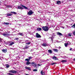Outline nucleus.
Returning <instances> with one entry per match:
<instances>
[{"instance_id":"nucleus-24","label":"nucleus","mask_w":75,"mask_h":75,"mask_svg":"<svg viewBox=\"0 0 75 75\" xmlns=\"http://www.w3.org/2000/svg\"><path fill=\"white\" fill-rule=\"evenodd\" d=\"M41 74L42 75H44L45 74V73L44 72L43 73V72L42 71V70L41 72Z\"/></svg>"},{"instance_id":"nucleus-22","label":"nucleus","mask_w":75,"mask_h":75,"mask_svg":"<svg viewBox=\"0 0 75 75\" xmlns=\"http://www.w3.org/2000/svg\"><path fill=\"white\" fill-rule=\"evenodd\" d=\"M22 7H23L24 8H25V9H28V8L27 7H26V6H24V5H22Z\"/></svg>"},{"instance_id":"nucleus-39","label":"nucleus","mask_w":75,"mask_h":75,"mask_svg":"<svg viewBox=\"0 0 75 75\" xmlns=\"http://www.w3.org/2000/svg\"><path fill=\"white\" fill-rule=\"evenodd\" d=\"M26 43H27V42H28V40H26L25 41Z\"/></svg>"},{"instance_id":"nucleus-32","label":"nucleus","mask_w":75,"mask_h":75,"mask_svg":"<svg viewBox=\"0 0 75 75\" xmlns=\"http://www.w3.org/2000/svg\"><path fill=\"white\" fill-rule=\"evenodd\" d=\"M38 70L37 69H34L33 70V71H34V72H37Z\"/></svg>"},{"instance_id":"nucleus-3","label":"nucleus","mask_w":75,"mask_h":75,"mask_svg":"<svg viewBox=\"0 0 75 75\" xmlns=\"http://www.w3.org/2000/svg\"><path fill=\"white\" fill-rule=\"evenodd\" d=\"M9 72L13 73V74H16V73L17 72V71L14 70H10L9 71Z\"/></svg>"},{"instance_id":"nucleus-13","label":"nucleus","mask_w":75,"mask_h":75,"mask_svg":"<svg viewBox=\"0 0 75 75\" xmlns=\"http://www.w3.org/2000/svg\"><path fill=\"white\" fill-rule=\"evenodd\" d=\"M42 45L44 47H46V46H47V44L46 43H43L42 44Z\"/></svg>"},{"instance_id":"nucleus-17","label":"nucleus","mask_w":75,"mask_h":75,"mask_svg":"<svg viewBox=\"0 0 75 75\" xmlns=\"http://www.w3.org/2000/svg\"><path fill=\"white\" fill-rule=\"evenodd\" d=\"M18 9H23V8L21 7L20 6H18Z\"/></svg>"},{"instance_id":"nucleus-25","label":"nucleus","mask_w":75,"mask_h":75,"mask_svg":"<svg viewBox=\"0 0 75 75\" xmlns=\"http://www.w3.org/2000/svg\"><path fill=\"white\" fill-rule=\"evenodd\" d=\"M67 62V60H63L62 61V63H64V62Z\"/></svg>"},{"instance_id":"nucleus-16","label":"nucleus","mask_w":75,"mask_h":75,"mask_svg":"<svg viewBox=\"0 0 75 75\" xmlns=\"http://www.w3.org/2000/svg\"><path fill=\"white\" fill-rule=\"evenodd\" d=\"M48 52L49 53H50V54H52V52L51 50H48Z\"/></svg>"},{"instance_id":"nucleus-48","label":"nucleus","mask_w":75,"mask_h":75,"mask_svg":"<svg viewBox=\"0 0 75 75\" xmlns=\"http://www.w3.org/2000/svg\"><path fill=\"white\" fill-rule=\"evenodd\" d=\"M42 62H45V61H42Z\"/></svg>"},{"instance_id":"nucleus-36","label":"nucleus","mask_w":75,"mask_h":75,"mask_svg":"<svg viewBox=\"0 0 75 75\" xmlns=\"http://www.w3.org/2000/svg\"><path fill=\"white\" fill-rule=\"evenodd\" d=\"M52 35H53V36H55V34L54 33H52Z\"/></svg>"},{"instance_id":"nucleus-42","label":"nucleus","mask_w":75,"mask_h":75,"mask_svg":"<svg viewBox=\"0 0 75 75\" xmlns=\"http://www.w3.org/2000/svg\"><path fill=\"white\" fill-rule=\"evenodd\" d=\"M72 48H71L70 49V51H73V50H72Z\"/></svg>"},{"instance_id":"nucleus-30","label":"nucleus","mask_w":75,"mask_h":75,"mask_svg":"<svg viewBox=\"0 0 75 75\" xmlns=\"http://www.w3.org/2000/svg\"><path fill=\"white\" fill-rule=\"evenodd\" d=\"M6 66L7 68H9L10 67V66L8 64H6Z\"/></svg>"},{"instance_id":"nucleus-10","label":"nucleus","mask_w":75,"mask_h":75,"mask_svg":"<svg viewBox=\"0 0 75 75\" xmlns=\"http://www.w3.org/2000/svg\"><path fill=\"white\" fill-rule=\"evenodd\" d=\"M2 51L3 52H4V53H6V52L7 51V49H5L3 50Z\"/></svg>"},{"instance_id":"nucleus-54","label":"nucleus","mask_w":75,"mask_h":75,"mask_svg":"<svg viewBox=\"0 0 75 75\" xmlns=\"http://www.w3.org/2000/svg\"><path fill=\"white\" fill-rule=\"evenodd\" d=\"M38 66H40V64H38Z\"/></svg>"},{"instance_id":"nucleus-47","label":"nucleus","mask_w":75,"mask_h":75,"mask_svg":"<svg viewBox=\"0 0 75 75\" xmlns=\"http://www.w3.org/2000/svg\"><path fill=\"white\" fill-rule=\"evenodd\" d=\"M1 58H3V57H0V59H1Z\"/></svg>"},{"instance_id":"nucleus-28","label":"nucleus","mask_w":75,"mask_h":75,"mask_svg":"<svg viewBox=\"0 0 75 75\" xmlns=\"http://www.w3.org/2000/svg\"><path fill=\"white\" fill-rule=\"evenodd\" d=\"M68 43H64V45H65V47H67V45H68Z\"/></svg>"},{"instance_id":"nucleus-8","label":"nucleus","mask_w":75,"mask_h":75,"mask_svg":"<svg viewBox=\"0 0 75 75\" xmlns=\"http://www.w3.org/2000/svg\"><path fill=\"white\" fill-rule=\"evenodd\" d=\"M52 59H54V60H58V58L55 56L53 57L52 58Z\"/></svg>"},{"instance_id":"nucleus-52","label":"nucleus","mask_w":75,"mask_h":75,"mask_svg":"<svg viewBox=\"0 0 75 75\" xmlns=\"http://www.w3.org/2000/svg\"><path fill=\"white\" fill-rule=\"evenodd\" d=\"M70 11H73V10H71Z\"/></svg>"},{"instance_id":"nucleus-46","label":"nucleus","mask_w":75,"mask_h":75,"mask_svg":"<svg viewBox=\"0 0 75 75\" xmlns=\"http://www.w3.org/2000/svg\"><path fill=\"white\" fill-rule=\"evenodd\" d=\"M7 7H10V6H9V5H8L7 6Z\"/></svg>"},{"instance_id":"nucleus-33","label":"nucleus","mask_w":75,"mask_h":75,"mask_svg":"<svg viewBox=\"0 0 75 75\" xmlns=\"http://www.w3.org/2000/svg\"><path fill=\"white\" fill-rule=\"evenodd\" d=\"M32 58H33L32 57H30L29 58V60H30V59H32Z\"/></svg>"},{"instance_id":"nucleus-6","label":"nucleus","mask_w":75,"mask_h":75,"mask_svg":"<svg viewBox=\"0 0 75 75\" xmlns=\"http://www.w3.org/2000/svg\"><path fill=\"white\" fill-rule=\"evenodd\" d=\"M36 38H41V35L38 34V33H37L36 35Z\"/></svg>"},{"instance_id":"nucleus-45","label":"nucleus","mask_w":75,"mask_h":75,"mask_svg":"<svg viewBox=\"0 0 75 75\" xmlns=\"http://www.w3.org/2000/svg\"><path fill=\"white\" fill-rule=\"evenodd\" d=\"M28 59H25V61H28Z\"/></svg>"},{"instance_id":"nucleus-44","label":"nucleus","mask_w":75,"mask_h":75,"mask_svg":"<svg viewBox=\"0 0 75 75\" xmlns=\"http://www.w3.org/2000/svg\"><path fill=\"white\" fill-rule=\"evenodd\" d=\"M29 61H30V60H29V59H28L27 61V62H29Z\"/></svg>"},{"instance_id":"nucleus-26","label":"nucleus","mask_w":75,"mask_h":75,"mask_svg":"<svg viewBox=\"0 0 75 75\" xmlns=\"http://www.w3.org/2000/svg\"><path fill=\"white\" fill-rule=\"evenodd\" d=\"M4 24H6V25H8L9 24V23H8L4 22Z\"/></svg>"},{"instance_id":"nucleus-34","label":"nucleus","mask_w":75,"mask_h":75,"mask_svg":"<svg viewBox=\"0 0 75 75\" xmlns=\"http://www.w3.org/2000/svg\"><path fill=\"white\" fill-rule=\"evenodd\" d=\"M56 63H51V65H54V64H56Z\"/></svg>"},{"instance_id":"nucleus-20","label":"nucleus","mask_w":75,"mask_h":75,"mask_svg":"<svg viewBox=\"0 0 75 75\" xmlns=\"http://www.w3.org/2000/svg\"><path fill=\"white\" fill-rule=\"evenodd\" d=\"M54 51V52H58V50L57 49H54L53 50Z\"/></svg>"},{"instance_id":"nucleus-11","label":"nucleus","mask_w":75,"mask_h":75,"mask_svg":"<svg viewBox=\"0 0 75 75\" xmlns=\"http://www.w3.org/2000/svg\"><path fill=\"white\" fill-rule=\"evenodd\" d=\"M25 69H27V70H31V69L30 67H25Z\"/></svg>"},{"instance_id":"nucleus-14","label":"nucleus","mask_w":75,"mask_h":75,"mask_svg":"<svg viewBox=\"0 0 75 75\" xmlns=\"http://www.w3.org/2000/svg\"><path fill=\"white\" fill-rule=\"evenodd\" d=\"M57 4H61V1H58L57 2Z\"/></svg>"},{"instance_id":"nucleus-18","label":"nucleus","mask_w":75,"mask_h":75,"mask_svg":"<svg viewBox=\"0 0 75 75\" xmlns=\"http://www.w3.org/2000/svg\"><path fill=\"white\" fill-rule=\"evenodd\" d=\"M37 30L39 31H41L42 30V28H38L37 29Z\"/></svg>"},{"instance_id":"nucleus-50","label":"nucleus","mask_w":75,"mask_h":75,"mask_svg":"<svg viewBox=\"0 0 75 75\" xmlns=\"http://www.w3.org/2000/svg\"><path fill=\"white\" fill-rule=\"evenodd\" d=\"M48 61V59H47L46 60V61Z\"/></svg>"},{"instance_id":"nucleus-2","label":"nucleus","mask_w":75,"mask_h":75,"mask_svg":"<svg viewBox=\"0 0 75 75\" xmlns=\"http://www.w3.org/2000/svg\"><path fill=\"white\" fill-rule=\"evenodd\" d=\"M33 13L34 12H33V11L30 10L29 12L27 13V14L29 16H31Z\"/></svg>"},{"instance_id":"nucleus-15","label":"nucleus","mask_w":75,"mask_h":75,"mask_svg":"<svg viewBox=\"0 0 75 75\" xmlns=\"http://www.w3.org/2000/svg\"><path fill=\"white\" fill-rule=\"evenodd\" d=\"M7 16H11L13 14L11 13H8L7 14Z\"/></svg>"},{"instance_id":"nucleus-29","label":"nucleus","mask_w":75,"mask_h":75,"mask_svg":"<svg viewBox=\"0 0 75 75\" xmlns=\"http://www.w3.org/2000/svg\"><path fill=\"white\" fill-rule=\"evenodd\" d=\"M11 13H12L13 14H17V13H16V12H11Z\"/></svg>"},{"instance_id":"nucleus-19","label":"nucleus","mask_w":75,"mask_h":75,"mask_svg":"<svg viewBox=\"0 0 75 75\" xmlns=\"http://www.w3.org/2000/svg\"><path fill=\"white\" fill-rule=\"evenodd\" d=\"M18 35H21V36H23L24 35V34L23 33H20L18 34Z\"/></svg>"},{"instance_id":"nucleus-5","label":"nucleus","mask_w":75,"mask_h":75,"mask_svg":"<svg viewBox=\"0 0 75 75\" xmlns=\"http://www.w3.org/2000/svg\"><path fill=\"white\" fill-rule=\"evenodd\" d=\"M9 43L10 44L8 45H10V46L13 45L14 44V42H11V41L9 42Z\"/></svg>"},{"instance_id":"nucleus-49","label":"nucleus","mask_w":75,"mask_h":75,"mask_svg":"<svg viewBox=\"0 0 75 75\" xmlns=\"http://www.w3.org/2000/svg\"><path fill=\"white\" fill-rule=\"evenodd\" d=\"M30 52H31V51H33V50H32V49L31 50H30Z\"/></svg>"},{"instance_id":"nucleus-41","label":"nucleus","mask_w":75,"mask_h":75,"mask_svg":"<svg viewBox=\"0 0 75 75\" xmlns=\"http://www.w3.org/2000/svg\"><path fill=\"white\" fill-rule=\"evenodd\" d=\"M72 27H75V24H74L72 26Z\"/></svg>"},{"instance_id":"nucleus-57","label":"nucleus","mask_w":75,"mask_h":75,"mask_svg":"<svg viewBox=\"0 0 75 75\" xmlns=\"http://www.w3.org/2000/svg\"><path fill=\"white\" fill-rule=\"evenodd\" d=\"M38 12H39V11H38Z\"/></svg>"},{"instance_id":"nucleus-51","label":"nucleus","mask_w":75,"mask_h":75,"mask_svg":"<svg viewBox=\"0 0 75 75\" xmlns=\"http://www.w3.org/2000/svg\"><path fill=\"white\" fill-rule=\"evenodd\" d=\"M73 60L74 61H75V58H74Z\"/></svg>"},{"instance_id":"nucleus-37","label":"nucleus","mask_w":75,"mask_h":75,"mask_svg":"<svg viewBox=\"0 0 75 75\" xmlns=\"http://www.w3.org/2000/svg\"><path fill=\"white\" fill-rule=\"evenodd\" d=\"M72 35H71V34H68V36H69V37H71V36Z\"/></svg>"},{"instance_id":"nucleus-7","label":"nucleus","mask_w":75,"mask_h":75,"mask_svg":"<svg viewBox=\"0 0 75 75\" xmlns=\"http://www.w3.org/2000/svg\"><path fill=\"white\" fill-rule=\"evenodd\" d=\"M31 64L32 65H33V66L34 67H37L36 64H35V63L34 62H32ZM33 64H34V65H33Z\"/></svg>"},{"instance_id":"nucleus-35","label":"nucleus","mask_w":75,"mask_h":75,"mask_svg":"<svg viewBox=\"0 0 75 75\" xmlns=\"http://www.w3.org/2000/svg\"><path fill=\"white\" fill-rule=\"evenodd\" d=\"M15 40H18V38H16L15 39Z\"/></svg>"},{"instance_id":"nucleus-23","label":"nucleus","mask_w":75,"mask_h":75,"mask_svg":"<svg viewBox=\"0 0 75 75\" xmlns=\"http://www.w3.org/2000/svg\"><path fill=\"white\" fill-rule=\"evenodd\" d=\"M26 65H30V64H31V63H30V62H27L26 63Z\"/></svg>"},{"instance_id":"nucleus-58","label":"nucleus","mask_w":75,"mask_h":75,"mask_svg":"<svg viewBox=\"0 0 75 75\" xmlns=\"http://www.w3.org/2000/svg\"><path fill=\"white\" fill-rule=\"evenodd\" d=\"M38 12H39V11H38Z\"/></svg>"},{"instance_id":"nucleus-9","label":"nucleus","mask_w":75,"mask_h":75,"mask_svg":"<svg viewBox=\"0 0 75 75\" xmlns=\"http://www.w3.org/2000/svg\"><path fill=\"white\" fill-rule=\"evenodd\" d=\"M28 48H29V46L27 45H26L25 47L23 48V50H25V49H28Z\"/></svg>"},{"instance_id":"nucleus-31","label":"nucleus","mask_w":75,"mask_h":75,"mask_svg":"<svg viewBox=\"0 0 75 75\" xmlns=\"http://www.w3.org/2000/svg\"><path fill=\"white\" fill-rule=\"evenodd\" d=\"M7 74L8 75H13V74L10 73H7Z\"/></svg>"},{"instance_id":"nucleus-12","label":"nucleus","mask_w":75,"mask_h":75,"mask_svg":"<svg viewBox=\"0 0 75 75\" xmlns=\"http://www.w3.org/2000/svg\"><path fill=\"white\" fill-rule=\"evenodd\" d=\"M57 35H63L62 34V33L59 32L57 33Z\"/></svg>"},{"instance_id":"nucleus-53","label":"nucleus","mask_w":75,"mask_h":75,"mask_svg":"<svg viewBox=\"0 0 75 75\" xmlns=\"http://www.w3.org/2000/svg\"><path fill=\"white\" fill-rule=\"evenodd\" d=\"M66 26H67V27H68V25H66Z\"/></svg>"},{"instance_id":"nucleus-4","label":"nucleus","mask_w":75,"mask_h":75,"mask_svg":"<svg viewBox=\"0 0 75 75\" xmlns=\"http://www.w3.org/2000/svg\"><path fill=\"white\" fill-rule=\"evenodd\" d=\"M2 35L4 36V37H9V36L11 35L8 33H3Z\"/></svg>"},{"instance_id":"nucleus-27","label":"nucleus","mask_w":75,"mask_h":75,"mask_svg":"<svg viewBox=\"0 0 75 75\" xmlns=\"http://www.w3.org/2000/svg\"><path fill=\"white\" fill-rule=\"evenodd\" d=\"M26 44H27V45H29V44H31V42H28L27 43H25Z\"/></svg>"},{"instance_id":"nucleus-40","label":"nucleus","mask_w":75,"mask_h":75,"mask_svg":"<svg viewBox=\"0 0 75 75\" xmlns=\"http://www.w3.org/2000/svg\"><path fill=\"white\" fill-rule=\"evenodd\" d=\"M0 69H4V68L3 67H0Z\"/></svg>"},{"instance_id":"nucleus-56","label":"nucleus","mask_w":75,"mask_h":75,"mask_svg":"<svg viewBox=\"0 0 75 75\" xmlns=\"http://www.w3.org/2000/svg\"><path fill=\"white\" fill-rule=\"evenodd\" d=\"M1 3H0V5H1Z\"/></svg>"},{"instance_id":"nucleus-21","label":"nucleus","mask_w":75,"mask_h":75,"mask_svg":"<svg viewBox=\"0 0 75 75\" xmlns=\"http://www.w3.org/2000/svg\"><path fill=\"white\" fill-rule=\"evenodd\" d=\"M49 38H50V39H51L52 41H53V39L54 38V37H53V36L50 37Z\"/></svg>"},{"instance_id":"nucleus-55","label":"nucleus","mask_w":75,"mask_h":75,"mask_svg":"<svg viewBox=\"0 0 75 75\" xmlns=\"http://www.w3.org/2000/svg\"><path fill=\"white\" fill-rule=\"evenodd\" d=\"M0 3H1V1H0Z\"/></svg>"},{"instance_id":"nucleus-1","label":"nucleus","mask_w":75,"mask_h":75,"mask_svg":"<svg viewBox=\"0 0 75 75\" xmlns=\"http://www.w3.org/2000/svg\"><path fill=\"white\" fill-rule=\"evenodd\" d=\"M42 29L45 31H48V27L47 26L42 27Z\"/></svg>"},{"instance_id":"nucleus-43","label":"nucleus","mask_w":75,"mask_h":75,"mask_svg":"<svg viewBox=\"0 0 75 75\" xmlns=\"http://www.w3.org/2000/svg\"><path fill=\"white\" fill-rule=\"evenodd\" d=\"M61 27H62V28H63V29L65 28H64V26H62Z\"/></svg>"},{"instance_id":"nucleus-38","label":"nucleus","mask_w":75,"mask_h":75,"mask_svg":"<svg viewBox=\"0 0 75 75\" xmlns=\"http://www.w3.org/2000/svg\"><path fill=\"white\" fill-rule=\"evenodd\" d=\"M73 34L74 35H75V31H73Z\"/></svg>"}]
</instances>
